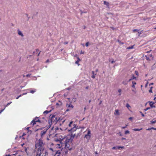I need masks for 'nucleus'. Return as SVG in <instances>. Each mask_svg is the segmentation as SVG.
Here are the masks:
<instances>
[{"instance_id":"obj_1","label":"nucleus","mask_w":156,"mask_h":156,"mask_svg":"<svg viewBox=\"0 0 156 156\" xmlns=\"http://www.w3.org/2000/svg\"><path fill=\"white\" fill-rule=\"evenodd\" d=\"M51 116V117L49 121V123H50L52 125L53 123L55 122V115H51V114L50 116V117Z\"/></svg>"},{"instance_id":"obj_2","label":"nucleus","mask_w":156,"mask_h":156,"mask_svg":"<svg viewBox=\"0 0 156 156\" xmlns=\"http://www.w3.org/2000/svg\"><path fill=\"white\" fill-rule=\"evenodd\" d=\"M38 140V143L37 144V146L39 147H42L44 145V144L43 143V141L41 139H39Z\"/></svg>"},{"instance_id":"obj_3","label":"nucleus","mask_w":156,"mask_h":156,"mask_svg":"<svg viewBox=\"0 0 156 156\" xmlns=\"http://www.w3.org/2000/svg\"><path fill=\"white\" fill-rule=\"evenodd\" d=\"M39 118L38 117H36L34 119H33L31 122V124H32L33 126H34L36 124V120Z\"/></svg>"},{"instance_id":"obj_4","label":"nucleus","mask_w":156,"mask_h":156,"mask_svg":"<svg viewBox=\"0 0 156 156\" xmlns=\"http://www.w3.org/2000/svg\"><path fill=\"white\" fill-rule=\"evenodd\" d=\"M76 130V126H74L73 128H71L70 129L68 130V131L70 132V133H73V132L75 131Z\"/></svg>"},{"instance_id":"obj_5","label":"nucleus","mask_w":156,"mask_h":156,"mask_svg":"<svg viewBox=\"0 0 156 156\" xmlns=\"http://www.w3.org/2000/svg\"><path fill=\"white\" fill-rule=\"evenodd\" d=\"M148 102L149 103V105H150V106L151 108H156L155 106V105H154L155 104L154 102L152 101H149Z\"/></svg>"},{"instance_id":"obj_6","label":"nucleus","mask_w":156,"mask_h":156,"mask_svg":"<svg viewBox=\"0 0 156 156\" xmlns=\"http://www.w3.org/2000/svg\"><path fill=\"white\" fill-rule=\"evenodd\" d=\"M133 79H135V80H137L136 78L134 76V74H133L132 76L130 79L127 81V82H129Z\"/></svg>"},{"instance_id":"obj_7","label":"nucleus","mask_w":156,"mask_h":156,"mask_svg":"<svg viewBox=\"0 0 156 156\" xmlns=\"http://www.w3.org/2000/svg\"><path fill=\"white\" fill-rule=\"evenodd\" d=\"M44 148L42 147H39L37 149V152H39V151L40 152H41V151H43L44 150Z\"/></svg>"},{"instance_id":"obj_8","label":"nucleus","mask_w":156,"mask_h":156,"mask_svg":"<svg viewBox=\"0 0 156 156\" xmlns=\"http://www.w3.org/2000/svg\"><path fill=\"white\" fill-rule=\"evenodd\" d=\"M104 4L105 5H106L107 7L109 8V3L108 2H107L106 1H104Z\"/></svg>"},{"instance_id":"obj_9","label":"nucleus","mask_w":156,"mask_h":156,"mask_svg":"<svg viewBox=\"0 0 156 156\" xmlns=\"http://www.w3.org/2000/svg\"><path fill=\"white\" fill-rule=\"evenodd\" d=\"M55 119H56V120H55V124H56V123H57L58 122H60V120H62V119H61L60 117H58V119H57V117H55Z\"/></svg>"},{"instance_id":"obj_10","label":"nucleus","mask_w":156,"mask_h":156,"mask_svg":"<svg viewBox=\"0 0 156 156\" xmlns=\"http://www.w3.org/2000/svg\"><path fill=\"white\" fill-rule=\"evenodd\" d=\"M90 134H91L90 130L89 129L88 130L87 133V135L89 136V139H90L91 136Z\"/></svg>"},{"instance_id":"obj_11","label":"nucleus","mask_w":156,"mask_h":156,"mask_svg":"<svg viewBox=\"0 0 156 156\" xmlns=\"http://www.w3.org/2000/svg\"><path fill=\"white\" fill-rule=\"evenodd\" d=\"M46 131H41V138L42 136L44 135V134L46 133Z\"/></svg>"},{"instance_id":"obj_12","label":"nucleus","mask_w":156,"mask_h":156,"mask_svg":"<svg viewBox=\"0 0 156 156\" xmlns=\"http://www.w3.org/2000/svg\"><path fill=\"white\" fill-rule=\"evenodd\" d=\"M18 33L19 35H20L22 37H23L24 36V35H23V33H22V32H21V31H20L19 30H18Z\"/></svg>"},{"instance_id":"obj_13","label":"nucleus","mask_w":156,"mask_h":156,"mask_svg":"<svg viewBox=\"0 0 156 156\" xmlns=\"http://www.w3.org/2000/svg\"><path fill=\"white\" fill-rule=\"evenodd\" d=\"M125 148L124 146H117V149H124Z\"/></svg>"},{"instance_id":"obj_14","label":"nucleus","mask_w":156,"mask_h":156,"mask_svg":"<svg viewBox=\"0 0 156 156\" xmlns=\"http://www.w3.org/2000/svg\"><path fill=\"white\" fill-rule=\"evenodd\" d=\"M92 75L91 76V77L93 78H95V75H96V74H94V71H92Z\"/></svg>"},{"instance_id":"obj_15","label":"nucleus","mask_w":156,"mask_h":156,"mask_svg":"<svg viewBox=\"0 0 156 156\" xmlns=\"http://www.w3.org/2000/svg\"><path fill=\"white\" fill-rule=\"evenodd\" d=\"M49 125L47 126V129L46 131H47L49 129L50 127H51L52 124H51L50 123H49V122H48Z\"/></svg>"},{"instance_id":"obj_16","label":"nucleus","mask_w":156,"mask_h":156,"mask_svg":"<svg viewBox=\"0 0 156 156\" xmlns=\"http://www.w3.org/2000/svg\"><path fill=\"white\" fill-rule=\"evenodd\" d=\"M29 128L30 127H28L26 129L27 130L28 132H30V134H31L32 133V131L31 130H29Z\"/></svg>"},{"instance_id":"obj_17","label":"nucleus","mask_w":156,"mask_h":156,"mask_svg":"<svg viewBox=\"0 0 156 156\" xmlns=\"http://www.w3.org/2000/svg\"><path fill=\"white\" fill-rule=\"evenodd\" d=\"M142 129V128H141L140 129H139L138 128H134L133 129V130L134 131H139Z\"/></svg>"},{"instance_id":"obj_18","label":"nucleus","mask_w":156,"mask_h":156,"mask_svg":"<svg viewBox=\"0 0 156 156\" xmlns=\"http://www.w3.org/2000/svg\"><path fill=\"white\" fill-rule=\"evenodd\" d=\"M70 140V139H69L66 138V139L65 141H64V143H69V142Z\"/></svg>"},{"instance_id":"obj_19","label":"nucleus","mask_w":156,"mask_h":156,"mask_svg":"<svg viewBox=\"0 0 156 156\" xmlns=\"http://www.w3.org/2000/svg\"><path fill=\"white\" fill-rule=\"evenodd\" d=\"M129 133H130L129 131L128 130H126L125 131L124 134L125 135H127V134H129Z\"/></svg>"},{"instance_id":"obj_20","label":"nucleus","mask_w":156,"mask_h":156,"mask_svg":"<svg viewBox=\"0 0 156 156\" xmlns=\"http://www.w3.org/2000/svg\"><path fill=\"white\" fill-rule=\"evenodd\" d=\"M76 136V134H73V133H71L70 135V137L72 138H74V137Z\"/></svg>"},{"instance_id":"obj_21","label":"nucleus","mask_w":156,"mask_h":156,"mask_svg":"<svg viewBox=\"0 0 156 156\" xmlns=\"http://www.w3.org/2000/svg\"><path fill=\"white\" fill-rule=\"evenodd\" d=\"M117 41V42H118L120 44H124V43L123 42H121L119 40H118Z\"/></svg>"},{"instance_id":"obj_22","label":"nucleus","mask_w":156,"mask_h":156,"mask_svg":"<svg viewBox=\"0 0 156 156\" xmlns=\"http://www.w3.org/2000/svg\"><path fill=\"white\" fill-rule=\"evenodd\" d=\"M59 102L60 104H59L58 103H57L56 104V105H62V102H61L60 101H59Z\"/></svg>"},{"instance_id":"obj_23","label":"nucleus","mask_w":156,"mask_h":156,"mask_svg":"<svg viewBox=\"0 0 156 156\" xmlns=\"http://www.w3.org/2000/svg\"><path fill=\"white\" fill-rule=\"evenodd\" d=\"M84 128H85V127H84V126H82V127L80 126V127H79L78 126H76V129H80V128H81V129H84Z\"/></svg>"},{"instance_id":"obj_24","label":"nucleus","mask_w":156,"mask_h":156,"mask_svg":"<svg viewBox=\"0 0 156 156\" xmlns=\"http://www.w3.org/2000/svg\"><path fill=\"white\" fill-rule=\"evenodd\" d=\"M134 45L130 46L127 48V49H133V46Z\"/></svg>"},{"instance_id":"obj_25","label":"nucleus","mask_w":156,"mask_h":156,"mask_svg":"<svg viewBox=\"0 0 156 156\" xmlns=\"http://www.w3.org/2000/svg\"><path fill=\"white\" fill-rule=\"evenodd\" d=\"M73 106L72 105L71 103L68 105V107H71L72 108H73Z\"/></svg>"},{"instance_id":"obj_26","label":"nucleus","mask_w":156,"mask_h":156,"mask_svg":"<svg viewBox=\"0 0 156 156\" xmlns=\"http://www.w3.org/2000/svg\"><path fill=\"white\" fill-rule=\"evenodd\" d=\"M61 152L60 151V150H58L56 151L55 154H61Z\"/></svg>"},{"instance_id":"obj_27","label":"nucleus","mask_w":156,"mask_h":156,"mask_svg":"<svg viewBox=\"0 0 156 156\" xmlns=\"http://www.w3.org/2000/svg\"><path fill=\"white\" fill-rule=\"evenodd\" d=\"M59 139L60 140V141H59L60 143L61 144H62L63 143H62V142L63 140H64L63 139V138H59Z\"/></svg>"},{"instance_id":"obj_28","label":"nucleus","mask_w":156,"mask_h":156,"mask_svg":"<svg viewBox=\"0 0 156 156\" xmlns=\"http://www.w3.org/2000/svg\"><path fill=\"white\" fill-rule=\"evenodd\" d=\"M64 144H65V146L67 148H69V145H68V146H67V144L68 143H64Z\"/></svg>"},{"instance_id":"obj_29","label":"nucleus","mask_w":156,"mask_h":156,"mask_svg":"<svg viewBox=\"0 0 156 156\" xmlns=\"http://www.w3.org/2000/svg\"><path fill=\"white\" fill-rule=\"evenodd\" d=\"M41 154V153L40 152L39 154V152L37 151V154L36 156H40Z\"/></svg>"},{"instance_id":"obj_30","label":"nucleus","mask_w":156,"mask_h":156,"mask_svg":"<svg viewBox=\"0 0 156 156\" xmlns=\"http://www.w3.org/2000/svg\"><path fill=\"white\" fill-rule=\"evenodd\" d=\"M151 124H154L156 122V120L154 121L151 120Z\"/></svg>"},{"instance_id":"obj_31","label":"nucleus","mask_w":156,"mask_h":156,"mask_svg":"<svg viewBox=\"0 0 156 156\" xmlns=\"http://www.w3.org/2000/svg\"><path fill=\"white\" fill-rule=\"evenodd\" d=\"M115 112H116V114L117 115H119V110H115Z\"/></svg>"},{"instance_id":"obj_32","label":"nucleus","mask_w":156,"mask_h":156,"mask_svg":"<svg viewBox=\"0 0 156 156\" xmlns=\"http://www.w3.org/2000/svg\"><path fill=\"white\" fill-rule=\"evenodd\" d=\"M145 57H146V59L147 61H150V59L149 58V57L147 56V55H145Z\"/></svg>"},{"instance_id":"obj_33","label":"nucleus","mask_w":156,"mask_h":156,"mask_svg":"<svg viewBox=\"0 0 156 156\" xmlns=\"http://www.w3.org/2000/svg\"><path fill=\"white\" fill-rule=\"evenodd\" d=\"M126 107L128 108H129V107H130V105H129L128 104V103H127L126 105Z\"/></svg>"},{"instance_id":"obj_34","label":"nucleus","mask_w":156,"mask_h":156,"mask_svg":"<svg viewBox=\"0 0 156 156\" xmlns=\"http://www.w3.org/2000/svg\"><path fill=\"white\" fill-rule=\"evenodd\" d=\"M150 109V107H147L146 108L144 109V111L145 112L147 111V110Z\"/></svg>"},{"instance_id":"obj_35","label":"nucleus","mask_w":156,"mask_h":156,"mask_svg":"<svg viewBox=\"0 0 156 156\" xmlns=\"http://www.w3.org/2000/svg\"><path fill=\"white\" fill-rule=\"evenodd\" d=\"M73 122L72 121L71 122H70L69 124V127H71V125L72 124V123H73Z\"/></svg>"},{"instance_id":"obj_36","label":"nucleus","mask_w":156,"mask_h":156,"mask_svg":"<svg viewBox=\"0 0 156 156\" xmlns=\"http://www.w3.org/2000/svg\"><path fill=\"white\" fill-rule=\"evenodd\" d=\"M36 122H39V123H41L42 122H43V121H41V120H40L39 119H38V120H36Z\"/></svg>"},{"instance_id":"obj_37","label":"nucleus","mask_w":156,"mask_h":156,"mask_svg":"<svg viewBox=\"0 0 156 156\" xmlns=\"http://www.w3.org/2000/svg\"><path fill=\"white\" fill-rule=\"evenodd\" d=\"M48 113V111L47 110H46V111H44L43 112L44 114H47Z\"/></svg>"},{"instance_id":"obj_38","label":"nucleus","mask_w":156,"mask_h":156,"mask_svg":"<svg viewBox=\"0 0 156 156\" xmlns=\"http://www.w3.org/2000/svg\"><path fill=\"white\" fill-rule=\"evenodd\" d=\"M140 113L141 114V115L142 117H144L145 116L140 111Z\"/></svg>"},{"instance_id":"obj_39","label":"nucleus","mask_w":156,"mask_h":156,"mask_svg":"<svg viewBox=\"0 0 156 156\" xmlns=\"http://www.w3.org/2000/svg\"><path fill=\"white\" fill-rule=\"evenodd\" d=\"M122 83L124 85H126L127 84V83H126V81H123L122 82Z\"/></svg>"},{"instance_id":"obj_40","label":"nucleus","mask_w":156,"mask_h":156,"mask_svg":"<svg viewBox=\"0 0 156 156\" xmlns=\"http://www.w3.org/2000/svg\"><path fill=\"white\" fill-rule=\"evenodd\" d=\"M89 42H88L86 43L85 44V45L86 47H88L89 46Z\"/></svg>"},{"instance_id":"obj_41","label":"nucleus","mask_w":156,"mask_h":156,"mask_svg":"<svg viewBox=\"0 0 156 156\" xmlns=\"http://www.w3.org/2000/svg\"><path fill=\"white\" fill-rule=\"evenodd\" d=\"M35 92V90H31L30 91V92L32 93V94H33Z\"/></svg>"},{"instance_id":"obj_42","label":"nucleus","mask_w":156,"mask_h":156,"mask_svg":"<svg viewBox=\"0 0 156 156\" xmlns=\"http://www.w3.org/2000/svg\"><path fill=\"white\" fill-rule=\"evenodd\" d=\"M112 149L113 150H115L117 149V146L113 147L112 148Z\"/></svg>"},{"instance_id":"obj_43","label":"nucleus","mask_w":156,"mask_h":156,"mask_svg":"<svg viewBox=\"0 0 156 156\" xmlns=\"http://www.w3.org/2000/svg\"><path fill=\"white\" fill-rule=\"evenodd\" d=\"M112 61H111V63L112 64L113 63H114L115 62V61L114 60V59L113 58H112Z\"/></svg>"},{"instance_id":"obj_44","label":"nucleus","mask_w":156,"mask_h":156,"mask_svg":"<svg viewBox=\"0 0 156 156\" xmlns=\"http://www.w3.org/2000/svg\"><path fill=\"white\" fill-rule=\"evenodd\" d=\"M135 74L137 75V76H138V75H139V73H138V72L137 71H135Z\"/></svg>"},{"instance_id":"obj_45","label":"nucleus","mask_w":156,"mask_h":156,"mask_svg":"<svg viewBox=\"0 0 156 156\" xmlns=\"http://www.w3.org/2000/svg\"><path fill=\"white\" fill-rule=\"evenodd\" d=\"M73 138H71L70 137V139H70V141L71 142V143H72L73 141Z\"/></svg>"},{"instance_id":"obj_46","label":"nucleus","mask_w":156,"mask_h":156,"mask_svg":"<svg viewBox=\"0 0 156 156\" xmlns=\"http://www.w3.org/2000/svg\"><path fill=\"white\" fill-rule=\"evenodd\" d=\"M128 126L127 125H126L125 126H122V129H124L126 128L127 126Z\"/></svg>"},{"instance_id":"obj_47","label":"nucleus","mask_w":156,"mask_h":156,"mask_svg":"<svg viewBox=\"0 0 156 156\" xmlns=\"http://www.w3.org/2000/svg\"><path fill=\"white\" fill-rule=\"evenodd\" d=\"M132 84H133V85H136V82H135V81H132Z\"/></svg>"},{"instance_id":"obj_48","label":"nucleus","mask_w":156,"mask_h":156,"mask_svg":"<svg viewBox=\"0 0 156 156\" xmlns=\"http://www.w3.org/2000/svg\"><path fill=\"white\" fill-rule=\"evenodd\" d=\"M89 136L87 135V134L85 135L84 136V138H86L87 139H89V137H88Z\"/></svg>"},{"instance_id":"obj_49","label":"nucleus","mask_w":156,"mask_h":156,"mask_svg":"<svg viewBox=\"0 0 156 156\" xmlns=\"http://www.w3.org/2000/svg\"><path fill=\"white\" fill-rule=\"evenodd\" d=\"M133 32H138L139 31V30L137 29H135L133 30Z\"/></svg>"},{"instance_id":"obj_50","label":"nucleus","mask_w":156,"mask_h":156,"mask_svg":"<svg viewBox=\"0 0 156 156\" xmlns=\"http://www.w3.org/2000/svg\"><path fill=\"white\" fill-rule=\"evenodd\" d=\"M79 61H76L75 62V64H77L78 65V66H79L80 65V64L79 63Z\"/></svg>"},{"instance_id":"obj_51","label":"nucleus","mask_w":156,"mask_h":156,"mask_svg":"<svg viewBox=\"0 0 156 156\" xmlns=\"http://www.w3.org/2000/svg\"><path fill=\"white\" fill-rule=\"evenodd\" d=\"M80 135H81V134H80V133H78L76 135V138H78V136H80Z\"/></svg>"},{"instance_id":"obj_52","label":"nucleus","mask_w":156,"mask_h":156,"mask_svg":"<svg viewBox=\"0 0 156 156\" xmlns=\"http://www.w3.org/2000/svg\"><path fill=\"white\" fill-rule=\"evenodd\" d=\"M45 155H47L48 154V152L46 150L45 152Z\"/></svg>"},{"instance_id":"obj_53","label":"nucleus","mask_w":156,"mask_h":156,"mask_svg":"<svg viewBox=\"0 0 156 156\" xmlns=\"http://www.w3.org/2000/svg\"><path fill=\"white\" fill-rule=\"evenodd\" d=\"M22 96V94H20V95L18 96L16 98V99H18L20 97Z\"/></svg>"},{"instance_id":"obj_54","label":"nucleus","mask_w":156,"mask_h":156,"mask_svg":"<svg viewBox=\"0 0 156 156\" xmlns=\"http://www.w3.org/2000/svg\"><path fill=\"white\" fill-rule=\"evenodd\" d=\"M26 135V134L25 133H24L21 136H20V137H23V136L25 135Z\"/></svg>"},{"instance_id":"obj_55","label":"nucleus","mask_w":156,"mask_h":156,"mask_svg":"<svg viewBox=\"0 0 156 156\" xmlns=\"http://www.w3.org/2000/svg\"><path fill=\"white\" fill-rule=\"evenodd\" d=\"M77 61H79V62L80 61H81L80 59V58H79V57H77Z\"/></svg>"},{"instance_id":"obj_56","label":"nucleus","mask_w":156,"mask_h":156,"mask_svg":"<svg viewBox=\"0 0 156 156\" xmlns=\"http://www.w3.org/2000/svg\"><path fill=\"white\" fill-rule=\"evenodd\" d=\"M148 83V82H147V83L145 84V87H147Z\"/></svg>"},{"instance_id":"obj_57","label":"nucleus","mask_w":156,"mask_h":156,"mask_svg":"<svg viewBox=\"0 0 156 156\" xmlns=\"http://www.w3.org/2000/svg\"><path fill=\"white\" fill-rule=\"evenodd\" d=\"M5 109V108L0 110V114Z\"/></svg>"},{"instance_id":"obj_58","label":"nucleus","mask_w":156,"mask_h":156,"mask_svg":"<svg viewBox=\"0 0 156 156\" xmlns=\"http://www.w3.org/2000/svg\"><path fill=\"white\" fill-rule=\"evenodd\" d=\"M108 15H113V14L112 13H111V12L108 13Z\"/></svg>"},{"instance_id":"obj_59","label":"nucleus","mask_w":156,"mask_h":156,"mask_svg":"<svg viewBox=\"0 0 156 156\" xmlns=\"http://www.w3.org/2000/svg\"><path fill=\"white\" fill-rule=\"evenodd\" d=\"M55 141L56 142H59L60 140L59 139L57 138L55 140Z\"/></svg>"},{"instance_id":"obj_60","label":"nucleus","mask_w":156,"mask_h":156,"mask_svg":"<svg viewBox=\"0 0 156 156\" xmlns=\"http://www.w3.org/2000/svg\"><path fill=\"white\" fill-rule=\"evenodd\" d=\"M65 153V154H67L68 153V151H65L64 152Z\"/></svg>"},{"instance_id":"obj_61","label":"nucleus","mask_w":156,"mask_h":156,"mask_svg":"<svg viewBox=\"0 0 156 156\" xmlns=\"http://www.w3.org/2000/svg\"><path fill=\"white\" fill-rule=\"evenodd\" d=\"M118 134H119V136H122V134L121 132H119L118 133Z\"/></svg>"},{"instance_id":"obj_62","label":"nucleus","mask_w":156,"mask_h":156,"mask_svg":"<svg viewBox=\"0 0 156 156\" xmlns=\"http://www.w3.org/2000/svg\"><path fill=\"white\" fill-rule=\"evenodd\" d=\"M121 91H122L121 89H119L118 90V91L119 93H120L121 92Z\"/></svg>"},{"instance_id":"obj_63","label":"nucleus","mask_w":156,"mask_h":156,"mask_svg":"<svg viewBox=\"0 0 156 156\" xmlns=\"http://www.w3.org/2000/svg\"><path fill=\"white\" fill-rule=\"evenodd\" d=\"M122 140H126V139L125 138L122 137L121 139Z\"/></svg>"},{"instance_id":"obj_64","label":"nucleus","mask_w":156,"mask_h":156,"mask_svg":"<svg viewBox=\"0 0 156 156\" xmlns=\"http://www.w3.org/2000/svg\"><path fill=\"white\" fill-rule=\"evenodd\" d=\"M133 119V117H129V119H129V120H132Z\"/></svg>"}]
</instances>
